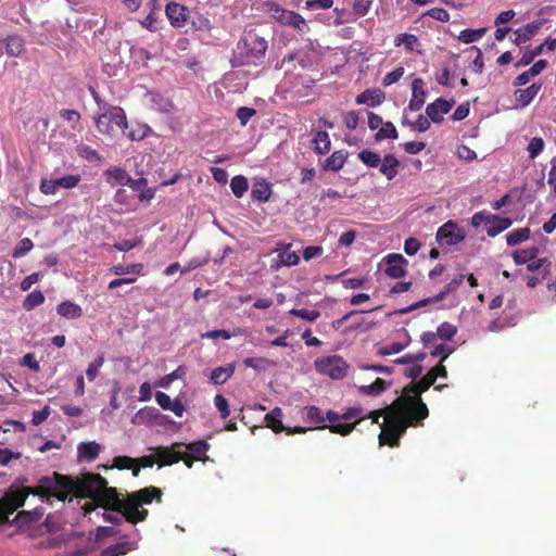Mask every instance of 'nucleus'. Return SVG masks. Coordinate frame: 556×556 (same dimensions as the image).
<instances>
[{"label": "nucleus", "instance_id": "obj_25", "mask_svg": "<svg viewBox=\"0 0 556 556\" xmlns=\"http://www.w3.org/2000/svg\"><path fill=\"white\" fill-rule=\"evenodd\" d=\"M5 54L10 58H18L24 53V39L20 35H11L5 40Z\"/></svg>", "mask_w": 556, "mask_h": 556}, {"label": "nucleus", "instance_id": "obj_9", "mask_svg": "<svg viewBox=\"0 0 556 556\" xmlns=\"http://www.w3.org/2000/svg\"><path fill=\"white\" fill-rule=\"evenodd\" d=\"M466 238V232L457 224L448 220L437 230V241L446 247L456 245Z\"/></svg>", "mask_w": 556, "mask_h": 556}, {"label": "nucleus", "instance_id": "obj_39", "mask_svg": "<svg viewBox=\"0 0 556 556\" xmlns=\"http://www.w3.org/2000/svg\"><path fill=\"white\" fill-rule=\"evenodd\" d=\"M45 296L40 290H34L26 295L25 301H23V309L30 312L43 304Z\"/></svg>", "mask_w": 556, "mask_h": 556}, {"label": "nucleus", "instance_id": "obj_22", "mask_svg": "<svg viewBox=\"0 0 556 556\" xmlns=\"http://www.w3.org/2000/svg\"><path fill=\"white\" fill-rule=\"evenodd\" d=\"M135 549H137V543L135 541H119L103 548L101 556H122Z\"/></svg>", "mask_w": 556, "mask_h": 556}, {"label": "nucleus", "instance_id": "obj_51", "mask_svg": "<svg viewBox=\"0 0 556 556\" xmlns=\"http://www.w3.org/2000/svg\"><path fill=\"white\" fill-rule=\"evenodd\" d=\"M542 150H544V140L541 137L530 139L529 146H527V153H529L530 160H535Z\"/></svg>", "mask_w": 556, "mask_h": 556}, {"label": "nucleus", "instance_id": "obj_56", "mask_svg": "<svg viewBox=\"0 0 556 556\" xmlns=\"http://www.w3.org/2000/svg\"><path fill=\"white\" fill-rule=\"evenodd\" d=\"M122 134L126 135L130 141H141L148 137L149 127L148 126H138L136 129H130L128 131L121 130Z\"/></svg>", "mask_w": 556, "mask_h": 556}, {"label": "nucleus", "instance_id": "obj_64", "mask_svg": "<svg viewBox=\"0 0 556 556\" xmlns=\"http://www.w3.org/2000/svg\"><path fill=\"white\" fill-rule=\"evenodd\" d=\"M157 416V409L154 407L146 406L141 409H139L138 413H136V420L144 421V420H152L156 418Z\"/></svg>", "mask_w": 556, "mask_h": 556}, {"label": "nucleus", "instance_id": "obj_48", "mask_svg": "<svg viewBox=\"0 0 556 556\" xmlns=\"http://www.w3.org/2000/svg\"><path fill=\"white\" fill-rule=\"evenodd\" d=\"M289 314L301 318L307 323H313L319 318V312L315 309H306V308H292L289 311Z\"/></svg>", "mask_w": 556, "mask_h": 556}, {"label": "nucleus", "instance_id": "obj_23", "mask_svg": "<svg viewBox=\"0 0 556 556\" xmlns=\"http://www.w3.org/2000/svg\"><path fill=\"white\" fill-rule=\"evenodd\" d=\"M99 452H101V445L94 441L81 442L77 447L78 459L80 460L93 462L99 456Z\"/></svg>", "mask_w": 556, "mask_h": 556}, {"label": "nucleus", "instance_id": "obj_53", "mask_svg": "<svg viewBox=\"0 0 556 556\" xmlns=\"http://www.w3.org/2000/svg\"><path fill=\"white\" fill-rule=\"evenodd\" d=\"M430 122L431 121L428 117H426L424 115H419V116H417V119L415 122L407 121V119L402 121V125H407L410 128L422 132V131H426L429 129V127L431 126Z\"/></svg>", "mask_w": 556, "mask_h": 556}, {"label": "nucleus", "instance_id": "obj_45", "mask_svg": "<svg viewBox=\"0 0 556 556\" xmlns=\"http://www.w3.org/2000/svg\"><path fill=\"white\" fill-rule=\"evenodd\" d=\"M49 182L60 187V188H63V189H72L74 187H76L79 182V175L78 174H75V175H67V176H62L58 179H54V180H49Z\"/></svg>", "mask_w": 556, "mask_h": 556}, {"label": "nucleus", "instance_id": "obj_21", "mask_svg": "<svg viewBox=\"0 0 556 556\" xmlns=\"http://www.w3.org/2000/svg\"><path fill=\"white\" fill-rule=\"evenodd\" d=\"M541 22H534L526 24V26L515 30V38H513V43L520 46L527 43L535 34L539 31Z\"/></svg>", "mask_w": 556, "mask_h": 556}, {"label": "nucleus", "instance_id": "obj_32", "mask_svg": "<svg viewBox=\"0 0 556 556\" xmlns=\"http://www.w3.org/2000/svg\"><path fill=\"white\" fill-rule=\"evenodd\" d=\"M539 249L535 247H530L528 249H517L515 252H513V261H515V264L522 265L530 261H538L539 257Z\"/></svg>", "mask_w": 556, "mask_h": 556}, {"label": "nucleus", "instance_id": "obj_42", "mask_svg": "<svg viewBox=\"0 0 556 556\" xmlns=\"http://www.w3.org/2000/svg\"><path fill=\"white\" fill-rule=\"evenodd\" d=\"M378 132H376V136H374V139L376 141H381L383 139H396L397 138V130L396 127L390 122H387L386 124H382V126H379Z\"/></svg>", "mask_w": 556, "mask_h": 556}, {"label": "nucleus", "instance_id": "obj_38", "mask_svg": "<svg viewBox=\"0 0 556 556\" xmlns=\"http://www.w3.org/2000/svg\"><path fill=\"white\" fill-rule=\"evenodd\" d=\"M231 192L237 199H241L243 194L249 190V180L242 175H236L230 181Z\"/></svg>", "mask_w": 556, "mask_h": 556}, {"label": "nucleus", "instance_id": "obj_29", "mask_svg": "<svg viewBox=\"0 0 556 556\" xmlns=\"http://www.w3.org/2000/svg\"><path fill=\"white\" fill-rule=\"evenodd\" d=\"M348 159V152L344 150H339L332 152L329 157H327L326 163H324V169L330 172H339L345 163Z\"/></svg>", "mask_w": 556, "mask_h": 556}, {"label": "nucleus", "instance_id": "obj_36", "mask_svg": "<svg viewBox=\"0 0 556 556\" xmlns=\"http://www.w3.org/2000/svg\"><path fill=\"white\" fill-rule=\"evenodd\" d=\"M104 175H106V180L112 186H117L131 179L127 172L119 167L109 168L104 172Z\"/></svg>", "mask_w": 556, "mask_h": 556}, {"label": "nucleus", "instance_id": "obj_63", "mask_svg": "<svg viewBox=\"0 0 556 556\" xmlns=\"http://www.w3.org/2000/svg\"><path fill=\"white\" fill-rule=\"evenodd\" d=\"M214 405H216L217 410L222 414L223 419L229 417V404H227V400L224 395L217 394L216 397H214Z\"/></svg>", "mask_w": 556, "mask_h": 556}, {"label": "nucleus", "instance_id": "obj_17", "mask_svg": "<svg viewBox=\"0 0 556 556\" xmlns=\"http://www.w3.org/2000/svg\"><path fill=\"white\" fill-rule=\"evenodd\" d=\"M513 225V222L509 217H501L496 214H489V223L486 226V236L496 237L504 230L508 229L509 226Z\"/></svg>", "mask_w": 556, "mask_h": 556}, {"label": "nucleus", "instance_id": "obj_61", "mask_svg": "<svg viewBox=\"0 0 556 556\" xmlns=\"http://www.w3.org/2000/svg\"><path fill=\"white\" fill-rule=\"evenodd\" d=\"M425 15L443 23H447L450 21L448 12L440 8H432L426 11Z\"/></svg>", "mask_w": 556, "mask_h": 556}, {"label": "nucleus", "instance_id": "obj_2", "mask_svg": "<svg viewBox=\"0 0 556 556\" xmlns=\"http://www.w3.org/2000/svg\"><path fill=\"white\" fill-rule=\"evenodd\" d=\"M268 43L267 36L257 28L243 30L231 52V68L260 67L266 59Z\"/></svg>", "mask_w": 556, "mask_h": 556}, {"label": "nucleus", "instance_id": "obj_57", "mask_svg": "<svg viewBox=\"0 0 556 556\" xmlns=\"http://www.w3.org/2000/svg\"><path fill=\"white\" fill-rule=\"evenodd\" d=\"M333 5V0H308L304 2V8L308 11L328 10Z\"/></svg>", "mask_w": 556, "mask_h": 556}, {"label": "nucleus", "instance_id": "obj_27", "mask_svg": "<svg viewBox=\"0 0 556 556\" xmlns=\"http://www.w3.org/2000/svg\"><path fill=\"white\" fill-rule=\"evenodd\" d=\"M55 312H58V315L70 320L81 317V307L74 304L72 301H65L58 304V306H55Z\"/></svg>", "mask_w": 556, "mask_h": 556}, {"label": "nucleus", "instance_id": "obj_50", "mask_svg": "<svg viewBox=\"0 0 556 556\" xmlns=\"http://www.w3.org/2000/svg\"><path fill=\"white\" fill-rule=\"evenodd\" d=\"M33 250V241L29 238L21 239L12 250V258H21Z\"/></svg>", "mask_w": 556, "mask_h": 556}, {"label": "nucleus", "instance_id": "obj_20", "mask_svg": "<svg viewBox=\"0 0 556 556\" xmlns=\"http://www.w3.org/2000/svg\"><path fill=\"white\" fill-rule=\"evenodd\" d=\"M395 47H404L407 52H415L418 54H422V48H420V42L418 38L414 34H399L395 37V41H393Z\"/></svg>", "mask_w": 556, "mask_h": 556}, {"label": "nucleus", "instance_id": "obj_13", "mask_svg": "<svg viewBox=\"0 0 556 556\" xmlns=\"http://www.w3.org/2000/svg\"><path fill=\"white\" fill-rule=\"evenodd\" d=\"M165 16L169 20L170 25L175 28L184 27L188 22L189 10L187 7L176 2L165 4Z\"/></svg>", "mask_w": 556, "mask_h": 556}, {"label": "nucleus", "instance_id": "obj_55", "mask_svg": "<svg viewBox=\"0 0 556 556\" xmlns=\"http://www.w3.org/2000/svg\"><path fill=\"white\" fill-rule=\"evenodd\" d=\"M104 364V357L102 355L98 356L92 361L89 366H87L86 369V377L87 380L93 381L96 380L97 375H99V369H101L102 365Z\"/></svg>", "mask_w": 556, "mask_h": 556}, {"label": "nucleus", "instance_id": "obj_30", "mask_svg": "<svg viewBox=\"0 0 556 556\" xmlns=\"http://www.w3.org/2000/svg\"><path fill=\"white\" fill-rule=\"evenodd\" d=\"M389 388H391V382L378 378L374 380V382L369 386H362L361 388H358V391H361V393L367 396H378L382 394V392L387 391Z\"/></svg>", "mask_w": 556, "mask_h": 556}, {"label": "nucleus", "instance_id": "obj_34", "mask_svg": "<svg viewBox=\"0 0 556 556\" xmlns=\"http://www.w3.org/2000/svg\"><path fill=\"white\" fill-rule=\"evenodd\" d=\"M530 238V228H516L506 235L508 247H516Z\"/></svg>", "mask_w": 556, "mask_h": 556}, {"label": "nucleus", "instance_id": "obj_46", "mask_svg": "<svg viewBox=\"0 0 556 556\" xmlns=\"http://www.w3.org/2000/svg\"><path fill=\"white\" fill-rule=\"evenodd\" d=\"M304 419H306L309 425H320L325 421V418L321 416V410L316 406L304 408Z\"/></svg>", "mask_w": 556, "mask_h": 556}, {"label": "nucleus", "instance_id": "obj_33", "mask_svg": "<svg viewBox=\"0 0 556 556\" xmlns=\"http://www.w3.org/2000/svg\"><path fill=\"white\" fill-rule=\"evenodd\" d=\"M283 414L281 413V408L276 407L271 409L268 414H266L265 421L266 427L274 430L275 433H281L285 430V426L281 422V417Z\"/></svg>", "mask_w": 556, "mask_h": 556}, {"label": "nucleus", "instance_id": "obj_44", "mask_svg": "<svg viewBox=\"0 0 556 556\" xmlns=\"http://www.w3.org/2000/svg\"><path fill=\"white\" fill-rule=\"evenodd\" d=\"M186 371L184 370L182 366H179L178 368L174 369L173 372L162 377L159 382H156V387L167 389L170 387V383L175 380L182 379Z\"/></svg>", "mask_w": 556, "mask_h": 556}, {"label": "nucleus", "instance_id": "obj_49", "mask_svg": "<svg viewBox=\"0 0 556 556\" xmlns=\"http://www.w3.org/2000/svg\"><path fill=\"white\" fill-rule=\"evenodd\" d=\"M540 54H542V46H538L534 49L523 53V55H521V59L515 62V67L520 68L530 65V63L533 62V60H535V58Z\"/></svg>", "mask_w": 556, "mask_h": 556}, {"label": "nucleus", "instance_id": "obj_28", "mask_svg": "<svg viewBox=\"0 0 556 556\" xmlns=\"http://www.w3.org/2000/svg\"><path fill=\"white\" fill-rule=\"evenodd\" d=\"M104 468H115L117 470H131L132 476H139V466H136V459L130 456H115L113 458V465L111 467L104 466Z\"/></svg>", "mask_w": 556, "mask_h": 556}, {"label": "nucleus", "instance_id": "obj_16", "mask_svg": "<svg viewBox=\"0 0 556 556\" xmlns=\"http://www.w3.org/2000/svg\"><path fill=\"white\" fill-rule=\"evenodd\" d=\"M426 102V91L424 90L422 78H414L413 97L408 100V111L418 112Z\"/></svg>", "mask_w": 556, "mask_h": 556}, {"label": "nucleus", "instance_id": "obj_4", "mask_svg": "<svg viewBox=\"0 0 556 556\" xmlns=\"http://www.w3.org/2000/svg\"><path fill=\"white\" fill-rule=\"evenodd\" d=\"M429 416V410L421 407L413 420L401 422L397 419L391 420L389 425H381V433H379V445H389L396 447L400 445V438L405 434L408 427H422V421Z\"/></svg>", "mask_w": 556, "mask_h": 556}, {"label": "nucleus", "instance_id": "obj_24", "mask_svg": "<svg viewBox=\"0 0 556 556\" xmlns=\"http://www.w3.org/2000/svg\"><path fill=\"white\" fill-rule=\"evenodd\" d=\"M271 192L273 191L270 190V185L266 180L261 179V180L254 182V185H252V190H251L252 201H257L260 203H266L267 201H269V197H270Z\"/></svg>", "mask_w": 556, "mask_h": 556}, {"label": "nucleus", "instance_id": "obj_40", "mask_svg": "<svg viewBox=\"0 0 556 556\" xmlns=\"http://www.w3.org/2000/svg\"><path fill=\"white\" fill-rule=\"evenodd\" d=\"M486 33V28H466L459 34V41L464 43H472L478 42L481 38H483L484 34Z\"/></svg>", "mask_w": 556, "mask_h": 556}, {"label": "nucleus", "instance_id": "obj_1", "mask_svg": "<svg viewBox=\"0 0 556 556\" xmlns=\"http://www.w3.org/2000/svg\"><path fill=\"white\" fill-rule=\"evenodd\" d=\"M28 494L54 497L63 502L72 497H94L103 509L122 513L130 525L146 520L148 510L142 507L143 505H149L153 501L162 502V490L154 485L142 488L127 494L126 498H121L116 488L109 486L108 481L96 472H86L79 478H71L59 472L43 476L37 485L26 486L25 493L8 498L11 502V509L15 510L24 505Z\"/></svg>", "mask_w": 556, "mask_h": 556}, {"label": "nucleus", "instance_id": "obj_3", "mask_svg": "<svg viewBox=\"0 0 556 556\" xmlns=\"http://www.w3.org/2000/svg\"><path fill=\"white\" fill-rule=\"evenodd\" d=\"M420 408H427L421 399L399 396L390 405L370 412L367 418L371 419L372 424H379L381 417H384V422L381 425H389L393 419L406 424L417 416Z\"/></svg>", "mask_w": 556, "mask_h": 556}, {"label": "nucleus", "instance_id": "obj_8", "mask_svg": "<svg viewBox=\"0 0 556 556\" xmlns=\"http://www.w3.org/2000/svg\"><path fill=\"white\" fill-rule=\"evenodd\" d=\"M269 13H271V17H274L275 21L285 26H291L300 33L307 31V23H305L304 17L292 10H286L277 4H274L271 8H269Z\"/></svg>", "mask_w": 556, "mask_h": 556}, {"label": "nucleus", "instance_id": "obj_7", "mask_svg": "<svg viewBox=\"0 0 556 556\" xmlns=\"http://www.w3.org/2000/svg\"><path fill=\"white\" fill-rule=\"evenodd\" d=\"M315 370L323 376H328L333 380H341L345 377L348 365L344 359L339 355H329L319 357L313 363Z\"/></svg>", "mask_w": 556, "mask_h": 556}, {"label": "nucleus", "instance_id": "obj_26", "mask_svg": "<svg viewBox=\"0 0 556 556\" xmlns=\"http://www.w3.org/2000/svg\"><path fill=\"white\" fill-rule=\"evenodd\" d=\"M235 374V365L229 364L225 366H218L211 371V382L216 386H223Z\"/></svg>", "mask_w": 556, "mask_h": 556}, {"label": "nucleus", "instance_id": "obj_11", "mask_svg": "<svg viewBox=\"0 0 556 556\" xmlns=\"http://www.w3.org/2000/svg\"><path fill=\"white\" fill-rule=\"evenodd\" d=\"M182 445V443L176 442L170 446L159 447L155 454V459L159 462V467L173 466L180 462L184 456L180 453Z\"/></svg>", "mask_w": 556, "mask_h": 556}, {"label": "nucleus", "instance_id": "obj_59", "mask_svg": "<svg viewBox=\"0 0 556 556\" xmlns=\"http://www.w3.org/2000/svg\"><path fill=\"white\" fill-rule=\"evenodd\" d=\"M78 155H80V157H83L84 160L90 162L99 161L101 159V156L94 149H91L90 146L86 144H81L80 147H78Z\"/></svg>", "mask_w": 556, "mask_h": 556}, {"label": "nucleus", "instance_id": "obj_12", "mask_svg": "<svg viewBox=\"0 0 556 556\" xmlns=\"http://www.w3.org/2000/svg\"><path fill=\"white\" fill-rule=\"evenodd\" d=\"M454 104L453 100H434V102L426 105V117L430 118L431 123L439 124L443 122V116L448 114Z\"/></svg>", "mask_w": 556, "mask_h": 556}, {"label": "nucleus", "instance_id": "obj_52", "mask_svg": "<svg viewBox=\"0 0 556 556\" xmlns=\"http://www.w3.org/2000/svg\"><path fill=\"white\" fill-rule=\"evenodd\" d=\"M456 333L457 328L450 323H442V325L437 328V332H434V334L439 336L443 341H451Z\"/></svg>", "mask_w": 556, "mask_h": 556}, {"label": "nucleus", "instance_id": "obj_58", "mask_svg": "<svg viewBox=\"0 0 556 556\" xmlns=\"http://www.w3.org/2000/svg\"><path fill=\"white\" fill-rule=\"evenodd\" d=\"M406 348V344L404 343H392L390 345H386L378 350L379 356H390V355H397L400 354L404 349Z\"/></svg>", "mask_w": 556, "mask_h": 556}, {"label": "nucleus", "instance_id": "obj_15", "mask_svg": "<svg viewBox=\"0 0 556 556\" xmlns=\"http://www.w3.org/2000/svg\"><path fill=\"white\" fill-rule=\"evenodd\" d=\"M435 378L432 376H422L419 381L416 383H410L404 388V391H402V395L400 396H407V397H418L420 399V395L427 391L430 387L434 386Z\"/></svg>", "mask_w": 556, "mask_h": 556}, {"label": "nucleus", "instance_id": "obj_6", "mask_svg": "<svg viewBox=\"0 0 556 556\" xmlns=\"http://www.w3.org/2000/svg\"><path fill=\"white\" fill-rule=\"evenodd\" d=\"M94 124L101 135L114 138L119 131L127 130V116L123 110L100 111Z\"/></svg>", "mask_w": 556, "mask_h": 556}, {"label": "nucleus", "instance_id": "obj_54", "mask_svg": "<svg viewBox=\"0 0 556 556\" xmlns=\"http://www.w3.org/2000/svg\"><path fill=\"white\" fill-rule=\"evenodd\" d=\"M141 27L146 28L150 33H156L160 29V20L157 18L156 12L148 13L143 21L139 22Z\"/></svg>", "mask_w": 556, "mask_h": 556}, {"label": "nucleus", "instance_id": "obj_47", "mask_svg": "<svg viewBox=\"0 0 556 556\" xmlns=\"http://www.w3.org/2000/svg\"><path fill=\"white\" fill-rule=\"evenodd\" d=\"M357 424H330V426L323 425L320 429H329L330 432L339 435L350 434Z\"/></svg>", "mask_w": 556, "mask_h": 556}, {"label": "nucleus", "instance_id": "obj_62", "mask_svg": "<svg viewBox=\"0 0 556 556\" xmlns=\"http://www.w3.org/2000/svg\"><path fill=\"white\" fill-rule=\"evenodd\" d=\"M404 73L405 71L403 70V67H397L392 72L387 73V75H384V78H382V85H384V87H388L393 84H396V81L400 80Z\"/></svg>", "mask_w": 556, "mask_h": 556}, {"label": "nucleus", "instance_id": "obj_31", "mask_svg": "<svg viewBox=\"0 0 556 556\" xmlns=\"http://www.w3.org/2000/svg\"><path fill=\"white\" fill-rule=\"evenodd\" d=\"M313 151L318 155H325L330 151V138L326 130H318L313 137Z\"/></svg>", "mask_w": 556, "mask_h": 556}, {"label": "nucleus", "instance_id": "obj_41", "mask_svg": "<svg viewBox=\"0 0 556 556\" xmlns=\"http://www.w3.org/2000/svg\"><path fill=\"white\" fill-rule=\"evenodd\" d=\"M299 264V255L290 250V245L278 252V266H294Z\"/></svg>", "mask_w": 556, "mask_h": 556}, {"label": "nucleus", "instance_id": "obj_18", "mask_svg": "<svg viewBox=\"0 0 556 556\" xmlns=\"http://www.w3.org/2000/svg\"><path fill=\"white\" fill-rule=\"evenodd\" d=\"M540 89H542V84H532L526 89H517L515 90V101H517V105L520 109H525L530 105L531 101L539 94Z\"/></svg>", "mask_w": 556, "mask_h": 556}, {"label": "nucleus", "instance_id": "obj_5", "mask_svg": "<svg viewBox=\"0 0 556 556\" xmlns=\"http://www.w3.org/2000/svg\"><path fill=\"white\" fill-rule=\"evenodd\" d=\"M358 160L369 168H379V173L390 181L396 177L397 170H400V161L393 154H387L380 159L379 153L364 149L358 152Z\"/></svg>", "mask_w": 556, "mask_h": 556}, {"label": "nucleus", "instance_id": "obj_60", "mask_svg": "<svg viewBox=\"0 0 556 556\" xmlns=\"http://www.w3.org/2000/svg\"><path fill=\"white\" fill-rule=\"evenodd\" d=\"M426 358V354L424 352L416 354H406L395 359V364L399 365H407L415 364L424 361Z\"/></svg>", "mask_w": 556, "mask_h": 556}, {"label": "nucleus", "instance_id": "obj_35", "mask_svg": "<svg viewBox=\"0 0 556 556\" xmlns=\"http://www.w3.org/2000/svg\"><path fill=\"white\" fill-rule=\"evenodd\" d=\"M527 270L529 271H541V277L545 279L551 274V262L546 257H540L534 261H527Z\"/></svg>", "mask_w": 556, "mask_h": 556}, {"label": "nucleus", "instance_id": "obj_37", "mask_svg": "<svg viewBox=\"0 0 556 556\" xmlns=\"http://www.w3.org/2000/svg\"><path fill=\"white\" fill-rule=\"evenodd\" d=\"M182 446H187V451H181L182 456L205 457L208 451V444L202 440Z\"/></svg>", "mask_w": 556, "mask_h": 556}, {"label": "nucleus", "instance_id": "obj_10", "mask_svg": "<svg viewBox=\"0 0 556 556\" xmlns=\"http://www.w3.org/2000/svg\"><path fill=\"white\" fill-rule=\"evenodd\" d=\"M463 280H464V275L463 274L457 275L456 278L452 279L451 282H448L447 286H445V289H443V291H441L439 294L434 295V298H428L426 300L417 301L416 303H413L409 306H407L406 308L400 311V313H402V314L409 313V312L418 309L429 303L443 301V299L447 294L457 290V288L460 286Z\"/></svg>", "mask_w": 556, "mask_h": 556}, {"label": "nucleus", "instance_id": "obj_14", "mask_svg": "<svg viewBox=\"0 0 556 556\" xmlns=\"http://www.w3.org/2000/svg\"><path fill=\"white\" fill-rule=\"evenodd\" d=\"M382 261L387 264V267H384V274H387V276L392 279L405 277L406 260L401 254H388Z\"/></svg>", "mask_w": 556, "mask_h": 556}, {"label": "nucleus", "instance_id": "obj_19", "mask_svg": "<svg viewBox=\"0 0 556 556\" xmlns=\"http://www.w3.org/2000/svg\"><path fill=\"white\" fill-rule=\"evenodd\" d=\"M383 101V92L380 89H366L356 96L355 102L358 105H368L370 108L379 106Z\"/></svg>", "mask_w": 556, "mask_h": 556}, {"label": "nucleus", "instance_id": "obj_43", "mask_svg": "<svg viewBox=\"0 0 556 556\" xmlns=\"http://www.w3.org/2000/svg\"><path fill=\"white\" fill-rule=\"evenodd\" d=\"M148 100H150V105H152L153 110L161 112L172 111V103L157 93H152L148 96Z\"/></svg>", "mask_w": 556, "mask_h": 556}]
</instances>
